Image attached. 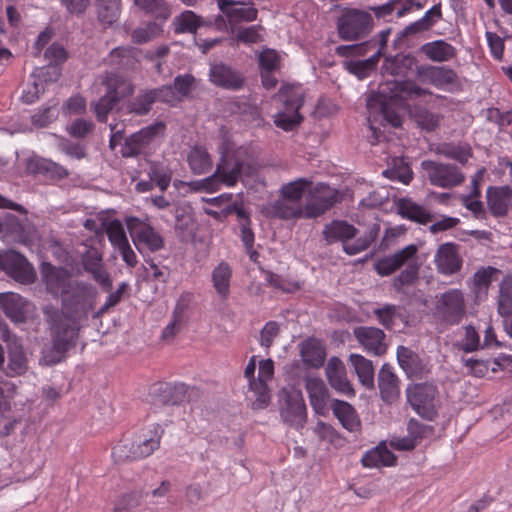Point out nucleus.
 <instances>
[{
    "label": "nucleus",
    "instance_id": "680f3d73",
    "mask_svg": "<svg viewBox=\"0 0 512 512\" xmlns=\"http://www.w3.org/2000/svg\"><path fill=\"white\" fill-rule=\"evenodd\" d=\"M195 221L193 216L185 209L178 208L175 211V231L180 238H186L193 234Z\"/></svg>",
    "mask_w": 512,
    "mask_h": 512
},
{
    "label": "nucleus",
    "instance_id": "aec40b11",
    "mask_svg": "<svg viewBox=\"0 0 512 512\" xmlns=\"http://www.w3.org/2000/svg\"><path fill=\"white\" fill-rule=\"evenodd\" d=\"M41 275L49 293L58 296L63 295L68 290V286L73 284L70 273L66 268L56 267L50 263H43Z\"/></svg>",
    "mask_w": 512,
    "mask_h": 512
},
{
    "label": "nucleus",
    "instance_id": "a878e982",
    "mask_svg": "<svg viewBox=\"0 0 512 512\" xmlns=\"http://www.w3.org/2000/svg\"><path fill=\"white\" fill-rule=\"evenodd\" d=\"M104 63L119 70L135 71L140 63V51L130 46L116 47L104 58Z\"/></svg>",
    "mask_w": 512,
    "mask_h": 512
},
{
    "label": "nucleus",
    "instance_id": "b1692460",
    "mask_svg": "<svg viewBox=\"0 0 512 512\" xmlns=\"http://www.w3.org/2000/svg\"><path fill=\"white\" fill-rule=\"evenodd\" d=\"M326 377L330 386L340 394L347 397L355 396V390L347 378L346 368L338 357H331L325 368Z\"/></svg>",
    "mask_w": 512,
    "mask_h": 512
},
{
    "label": "nucleus",
    "instance_id": "412c9836",
    "mask_svg": "<svg viewBox=\"0 0 512 512\" xmlns=\"http://www.w3.org/2000/svg\"><path fill=\"white\" fill-rule=\"evenodd\" d=\"M434 261L439 273L456 274L461 270L463 263L459 254V246L452 242L441 244L436 251Z\"/></svg>",
    "mask_w": 512,
    "mask_h": 512
},
{
    "label": "nucleus",
    "instance_id": "0e129e2a",
    "mask_svg": "<svg viewBox=\"0 0 512 512\" xmlns=\"http://www.w3.org/2000/svg\"><path fill=\"white\" fill-rule=\"evenodd\" d=\"M105 231H106V234H107V237H108L110 243L115 248L128 242V238L126 236L124 227H123L121 221L118 219L111 220L107 224Z\"/></svg>",
    "mask_w": 512,
    "mask_h": 512
},
{
    "label": "nucleus",
    "instance_id": "ddd939ff",
    "mask_svg": "<svg viewBox=\"0 0 512 512\" xmlns=\"http://www.w3.org/2000/svg\"><path fill=\"white\" fill-rule=\"evenodd\" d=\"M421 168L426 173L428 180L434 186L441 188H453L465 181L461 170L448 163H441L433 160H423Z\"/></svg>",
    "mask_w": 512,
    "mask_h": 512
},
{
    "label": "nucleus",
    "instance_id": "f8f14e48",
    "mask_svg": "<svg viewBox=\"0 0 512 512\" xmlns=\"http://www.w3.org/2000/svg\"><path fill=\"white\" fill-rule=\"evenodd\" d=\"M407 400L415 412L424 419L433 420L437 415V387L431 383H417L406 390Z\"/></svg>",
    "mask_w": 512,
    "mask_h": 512
},
{
    "label": "nucleus",
    "instance_id": "052dcab7",
    "mask_svg": "<svg viewBox=\"0 0 512 512\" xmlns=\"http://www.w3.org/2000/svg\"><path fill=\"white\" fill-rule=\"evenodd\" d=\"M119 101L116 96L105 93L97 101L91 103V110L95 113L96 119L100 123H105L109 113L115 108Z\"/></svg>",
    "mask_w": 512,
    "mask_h": 512
},
{
    "label": "nucleus",
    "instance_id": "2f4dec72",
    "mask_svg": "<svg viewBox=\"0 0 512 512\" xmlns=\"http://www.w3.org/2000/svg\"><path fill=\"white\" fill-rule=\"evenodd\" d=\"M417 59L412 54L398 53L384 59L382 73L390 76L406 77L408 73L417 67Z\"/></svg>",
    "mask_w": 512,
    "mask_h": 512
},
{
    "label": "nucleus",
    "instance_id": "49530a36",
    "mask_svg": "<svg viewBox=\"0 0 512 512\" xmlns=\"http://www.w3.org/2000/svg\"><path fill=\"white\" fill-rule=\"evenodd\" d=\"M232 269L226 262H221L212 271V282L216 292L222 299H227L230 293Z\"/></svg>",
    "mask_w": 512,
    "mask_h": 512
},
{
    "label": "nucleus",
    "instance_id": "603ef678",
    "mask_svg": "<svg viewBox=\"0 0 512 512\" xmlns=\"http://www.w3.org/2000/svg\"><path fill=\"white\" fill-rule=\"evenodd\" d=\"M187 161L194 174H204L212 168V160L206 149L194 147L188 154Z\"/></svg>",
    "mask_w": 512,
    "mask_h": 512
},
{
    "label": "nucleus",
    "instance_id": "a211bd4d",
    "mask_svg": "<svg viewBox=\"0 0 512 512\" xmlns=\"http://www.w3.org/2000/svg\"><path fill=\"white\" fill-rule=\"evenodd\" d=\"M263 214L268 218L281 220L310 219L307 214V205L297 204L279 197L263 208Z\"/></svg>",
    "mask_w": 512,
    "mask_h": 512
},
{
    "label": "nucleus",
    "instance_id": "7ed1b4c3",
    "mask_svg": "<svg viewBox=\"0 0 512 512\" xmlns=\"http://www.w3.org/2000/svg\"><path fill=\"white\" fill-rule=\"evenodd\" d=\"M163 430L157 425L153 430L136 436L134 439L121 440L112 451L115 463L139 460L150 456L159 448Z\"/></svg>",
    "mask_w": 512,
    "mask_h": 512
},
{
    "label": "nucleus",
    "instance_id": "69168bd1",
    "mask_svg": "<svg viewBox=\"0 0 512 512\" xmlns=\"http://www.w3.org/2000/svg\"><path fill=\"white\" fill-rule=\"evenodd\" d=\"M377 45V41H365L358 44L352 45H340L336 48L337 54L344 57L349 56H363L368 51L374 49Z\"/></svg>",
    "mask_w": 512,
    "mask_h": 512
},
{
    "label": "nucleus",
    "instance_id": "c756f323",
    "mask_svg": "<svg viewBox=\"0 0 512 512\" xmlns=\"http://www.w3.org/2000/svg\"><path fill=\"white\" fill-rule=\"evenodd\" d=\"M354 336L364 349L374 355L380 356L386 353L385 333L376 327H357Z\"/></svg>",
    "mask_w": 512,
    "mask_h": 512
},
{
    "label": "nucleus",
    "instance_id": "c85d7f7f",
    "mask_svg": "<svg viewBox=\"0 0 512 512\" xmlns=\"http://www.w3.org/2000/svg\"><path fill=\"white\" fill-rule=\"evenodd\" d=\"M219 9L229 18L231 23L251 22L256 20L258 10L251 2L234 0H217Z\"/></svg>",
    "mask_w": 512,
    "mask_h": 512
},
{
    "label": "nucleus",
    "instance_id": "473e14b6",
    "mask_svg": "<svg viewBox=\"0 0 512 512\" xmlns=\"http://www.w3.org/2000/svg\"><path fill=\"white\" fill-rule=\"evenodd\" d=\"M397 360L409 378H421L428 371L420 356L405 346L397 348Z\"/></svg>",
    "mask_w": 512,
    "mask_h": 512
},
{
    "label": "nucleus",
    "instance_id": "393cba45",
    "mask_svg": "<svg viewBox=\"0 0 512 512\" xmlns=\"http://www.w3.org/2000/svg\"><path fill=\"white\" fill-rule=\"evenodd\" d=\"M81 260L84 270L92 275V278L100 284L104 291H110L112 280L102 265V256L98 250L93 247L87 249Z\"/></svg>",
    "mask_w": 512,
    "mask_h": 512
},
{
    "label": "nucleus",
    "instance_id": "bb28decb",
    "mask_svg": "<svg viewBox=\"0 0 512 512\" xmlns=\"http://www.w3.org/2000/svg\"><path fill=\"white\" fill-rule=\"evenodd\" d=\"M377 382L380 397L384 402L392 404L399 399L400 380L390 364L382 365L377 375Z\"/></svg>",
    "mask_w": 512,
    "mask_h": 512
},
{
    "label": "nucleus",
    "instance_id": "bf43d9fd",
    "mask_svg": "<svg viewBox=\"0 0 512 512\" xmlns=\"http://www.w3.org/2000/svg\"><path fill=\"white\" fill-rule=\"evenodd\" d=\"M143 497L142 490L124 493L116 499L112 512H133L140 506Z\"/></svg>",
    "mask_w": 512,
    "mask_h": 512
},
{
    "label": "nucleus",
    "instance_id": "79ce46f5",
    "mask_svg": "<svg viewBox=\"0 0 512 512\" xmlns=\"http://www.w3.org/2000/svg\"><path fill=\"white\" fill-rule=\"evenodd\" d=\"M399 214L416 223L425 225L432 221L433 215L423 206L410 199H401L398 204Z\"/></svg>",
    "mask_w": 512,
    "mask_h": 512
},
{
    "label": "nucleus",
    "instance_id": "5fc2aeb1",
    "mask_svg": "<svg viewBox=\"0 0 512 512\" xmlns=\"http://www.w3.org/2000/svg\"><path fill=\"white\" fill-rule=\"evenodd\" d=\"M97 10V18L105 27L115 24L121 14V3L112 2H95Z\"/></svg>",
    "mask_w": 512,
    "mask_h": 512
},
{
    "label": "nucleus",
    "instance_id": "e433bc0d",
    "mask_svg": "<svg viewBox=\"0 0 512 512\" xmlns=\"http://www.w3.org/2000/svg\"><path fill=\"white\" fill-rule=\"evenodd\" d=\"M44 57L49 61V65L45 68L46 73L42 71V76L44 77V80H58V78L61 75V71L58 65L64 63L67 60V51L61 44L53 43L45 50Z\"/></svg>",
    "mask_w": 512,
    "mask_h": 512
},
{
    "label": "nucleus",
    "instance_id": "2eb2a0df",
    "mask_svg": "<svg viewBox=\"0 0 512 512\" xmlns=\"http://www.w3.org/2000/svg\"><path fill=\"white\" fill-rule=\"evenodd\" d=\"M2 269L15 281L21 284H31L36 273L27 259L16 251H9L0 260Z\"/></svg>",
    "mask_w": 512,
    "mask_h": 512
},
{
    "label": "nucleus",
    "instance_id": "6ab92c4d",
    "mask_svg": "<svg viewBox=\"0 0 512 512\" xmlns=\"http://www.w3.org/2000/svg\"><path fill=\"white\" fill-rule=\"evenodd\" d=\"M417 252L418 247L415 244H410L390 256L379 259L375 263V270L381 276H388L405 264H417Z\"/></svg>",
    "mask_w": 512,
    "mask_h": 512
},
{
    "label": "nucleus",
    "instance_id": "4be33fe9",
    "mask_svg": "<svg viewBox=\"0 0 512 512\" xmlns=\"http://www.w3.org/2000/svg\"><path fill=\"white\" fill-rule=\"evenodd\" d=\"M209 78L214 85L227 90H239L245 82L239 71L223 62L211 64Z\"/></svg>",
    "mask_w": 512,
    "mask_h": 512
},
{
    "label": "nucleus",
    "instance_id": "8fccbe9b",
    "mask_svg": "<svg viewBox=\"0 0 512 512\" xmlns=\"http://www.w3.org/2000/svg\"><path fill=\"white\" fill-rule=\"evenodd\" d=\"M435 153L461 164H466L472 157V149L468 144L442 143L436 147Z\"/></svg>",
    "mask_w": 512,
    "mask_h": 512
},
{
    "label": "nucleus",
    "instance_id": "0eeeda50",
    "mask_svg": "<svg viewBox=\"0 0 512 512\" xmlns=\"http://www.w3.org/2000/svg\"><path fill=\"white\" fill-rule=\"evenodd\" d=\"M465 315L466 302L462 290L451 288L435 296L434 317L441 324L458 325Z\"/></svg>",
    "mask_w": 512,
    "mask_h": 512
},
{
    "label": "nucleus",
    "instance_id": "7c9ffc66",
    "mask_svg": "<svg viewBox=\"0 0 512 512\" xmlns=\"http://www.w3.org/2000/svg\"><path fill=\"white\" fill-rule=\"evenodd\" d=\"M28 302L13 292L0 293V309L13 322L23 323L26 320Z\"/></svg>",
    "mask_w": 512,
    "mask_h": 512
},
{
    "label": "nucleus",
    "instance_id": "4d7b16f0",
    "mask_svg": "<svg viewBox=\"0 0 512 512\" xmlns=\"http://www.w3.org/2000/svg\"><path fill=\"white\" fill-rule=\"evenodd\" d=\"M498 312L501 316L512 314V276L507 275L500 283Z\"/></svg>",
    "mask_w": 512,
    "mask_h": 512
},
{
    "label": "nucleus",
    "instance_id": "20e7f679",
    "mask_svg": "<svg viewBox=\"0 0 512 512\" xmlns=\"http://www.w3.org/2000/svg\"><path fill=\"white\" fill-rule=\"evenodd\" d=\"M275 97L283 103L284 111L274 116V124L287 132L295 130L303 120L299 113L304 103L302 89L298 85H282Z\"/></svg>",
    "mask_w": 512,
    "mask_h": 512
},
{
    "label": "nucleus",
    "instance_id": "e2e57ef3",
    "mask_svg": "<svg viewBox=\"0 0 512 512\" xmlns=\"http://www.w3.org/2000/svg\"><path fill=\"white\" fill-rule=\"evenodd\" d=\"M195 77L191 74L177 75L174 78L172 87L178 102L188 97L195 85Z\"/></svg>",
    "mask_w": 512,
    "mask_h": 512
},
{
    "label": "nucleus",
    "instance_id": "dca6fc26",
    "mask_svg": "<svg viewBox=\"0 0 512 512\" xmlns=\"http://www.w3.org/2000/svg\"><path fill=\"white\" fill-rule=\"evenodd\" d=\"M3 340L7 342L8 362L5 367H0V372L8 377L23 375L28 369V360L22 345L15 337H11L7 329L3 331Z\"/></svg>",
    "mask_w": 512,
    "mask_h": 512
},
{
    "label": "nucleus",
    "instance_id": "c9c22d12",
    "mask_svg": "<svg viewBox=\"0 0 512 512\" xmlns=\"http://www.w3.org/2000/svg\"><path fill=\"white\" fill-rule=\"evenodd\" d=\"M331 409L341 425L348 431L359 433L361 431V421L354 407L346 401L333 399Z\"/></svg>",
    "mask_w": 512,
    "mask_h": 512
},
{
    "label": "nucleus",
    "instance_id": "3c124183",
    "mask_svg": "<svg viewBox=\"0 0 512 512\" xmlns=\"http://www.w3.org/2000/svg\"><path fill=\"white\" fill-rule=\"evenodd\" d=\"M172 175L173 172L168 165L159 161H149V179L158 186L161 192L168 189Z\"/></svg>",
    "mask_w": 512,
    "mask_h": 512
},
{
    "label": "nucleus",
    "instance_id": "c03bdc74",
    "mask_svg": "<svg viewBox=\"0 0 512 512\" xmlns=\"http://www.w3.org/2000/svg\"><path fill=\"white\" fill-rule=\"evenodd\" d=\"M500 273L499 269L492 266L482 267L474 273L472 290L476 298H482L487 295L489 286Z\"/></svg>",
    "mask_w": 512,
    "mask_h": 512
},
{
    "label": "nucleus",
    "instance_id": "37998d69",
    "mask_svg": "<svg viewBox=\"0 0 512 512\" xmlns=\"http://www.w3.org/2000/svg\"><path fill=\"white\" fill-rule=\"evenodd\" d=\"M349 361L354 367L360 383L368 389H374V366L372 361L360 354H351Z\"/></svg>",
    "mask_w": 512,
    "mask_h": 512
},
{
    "label": "nucleus",
    "instance_id": "58836bf2",
    "mask_svg": "<svg viewBox=\"0 0 512 512\" xmlns=\"http://www.w3.org/2000/svg\"><path fill=\"white\" fill-rule=\"evenodd\" d=\"M310 403L316 413L323 414L329 398L328 389L320 378H307L305 384Z\"/></svg>",
    "mask_w": 512,
    "mask_h": 512
},
{
    "label": "nucleus",
    "instance_id": "4468645a",
    "mask_svg": "<svg viewBox=\"0 0 512 512\" xmlns=\"http://www.w3.org/2000/svg\"><path fill=\"white\" fill-rule=\"evenodd\" d=\"M416 78L423 84L452 91L460 87L457 73L448 66L420 65L416 67Z\"/></svg>",
    "mask_w": 512,
    "mask_h": 512
},
{
    "label": "nucleus",
    "instance_id": "9d476101",
    "mask_svg": "<svg viewBox=\"0 0 512 512\" xmlns=\"http://www.w3.org/2000/svg\"><path fill=\"white\" fill-rule=\"evenodd\" d=\"M279 411L284 423L297 430L303 428L307 421V409L302 392L297 389H282Z\"/></svg>",
    "mask_w": 512,
    "mask_h": 512
},
{
    "label": "nucleus",
    "instance_id": "5701e85b",
    "mask_svg": "<svg viewBox=\"0 0 512 512\" xmlns=\"http://www.w3.org/2000/svg\"><path fill=\"white\" fill-rule=\"evenodd\" d=\"M245 162L235 156L222 155L213 175L216 176L219 187H233L242 176Z\"/></svg>",
    "mask_w": 512,
    "mask_h": 512
},
{
    "label": "nucleus",
    "instance_id": "f03ea898",
    "mask_svg": "<svg viewBox=\"0 0 512 512\" xmlns=\"http://www.w3.org/2000/svg\"><path fill=\"white\" fill-rule=\"evenodd\" d=\"M380 232L379 224H373L368 232L356 239L354 243H347L348 240L357 236L358 230L346 221L335 220L326 224L323 229V237L327 244L342 242L343 250L348 255H356L366 250L378 237Z\"/></svg>",
    "mask_w": 512,
    "mask_h": 512
},
{
    "label": "nucleus",
    "instance_id": "de8ad7c7",
    "mask_svg": "<svg viewBox=\"0 0 512 512\" xmlns=\"http://www.w3.org/2000/svg\"><path fill=\"white\" fill-rule=\"evenodd\" d=\"M381 49H378L373 55L365 60H352L345 63L346 69L358 79L367 78L377 67Z\"/></svg>",
    "mask_w": 512,
    "mask_h": 512
},
{
    "label": "nucleus",
    "instance_id": "774afa93",
    "mask_svg": "<svg viewBox=\"0 0 512 512\" xmlns=\"http://www.w3.org/2000/svg\"><path fill=\"white\" fill-rule=\"evenodd\" d=\"M419 267L417 264H408L401 273L394 278L393 287L398 291H402L404 286L411 285L418 277Z\"/></svg>",
    "mask_w": 512,
    "mask_h": 512
},
{
    "label": "nucleus",
    "instance_id": "864d4df0",
    "mask_svg": "<svg viewBox=\"0 0 512 512\" xmlns=\"http://www.w3.org/2000/svg\"><path fill=\"white\" fill-rule=\"evenodd\" d=\"M172 24L176 34L196 33L197 29L202 24V20L193 11L186 10L176 16Z\"/></svg>",
    "mask_w": 512,
    "mask_h": 512
},
{
    "label": "nucleus",
    "instance_id": "72a5a7b5",
    "mask_svg": "<svg viewBox=\"0 0 512 512\" xmlns=\"http://www.w3.org/2000/svg\"><path fill=\"white\" fill-rule=\"evenodd\" d=\"M102 85L106 88V93L116 96V99H121L132 96L135 91V86L132 81L116 72H107L103 76Z\"/></svg>",
    "mask_w": 512,
    "mask_h": 512
},
{
    "label": "nucleus",
    "instance_id": "423d86ee",
    "mask_svg": "<svg viewBox=\"0 0 512 512\" xmlns=\"http://www.w3.org/2000/svg\"><path fill=\"white\" fill-rule=\"evenodd\" d=\"M337 32L345 41H357L367 37L373 28V18L368 11L344 8L338 17Z\"/></svg>",
    "mask_w": 512,
    "mask_h": 512
},
{
    "label": "nucleus",
    "instance_id": "09e8293b",
    "mask_svg": "<svg viewBox=\"0 0 512 512\" xmlns=\"http://www.w3.org/2000/svg\"><path fill=\"white\" fill-rule=\"evenodd\" d=\"M411 116L417 127L428 133L438 129L442 120L441 114L432 112L425 107H416Z\"/></svg>",
    "mask_w": 512,
    "mask_h": 512
},
{
    "label": "nucleus",
    "instance_id": "9b49d317",
    "mask_svg": "<svg viewBox=\"0 0 512 512\" xmlns=\"http://www.w3.org/2000/svg\"><path fill=\"white\" fill-rule=\"evenodd\" d=\"M126 225L136 249L141 254L157 252L164 248L163 236L150 224L136 217H128Z\"/></svg>",
    "mask_w": 512,
    "mask_h": 512
},
{
    "label": "nucleus",
    "instance_id": "f704fd0d",
    "mask_svg": "<svg viewBox=\"0 0 512 512\" xmlns=\"http://www.w3.org/2000/svg\"><path fill=\"white\" fill-rule=\"evenodd\" d=\"M511 198L512 189L509 186H490L487 189V205L495 217H504L508 213Z\"/></svg>",
    "mask_w": 512,
    "mask_h": 512
},
{
    "label": "nucleus",
    "instance_id": "ea45409f",
    "mask_svg": "<svg viewBox=\"0 0 512 512\" xmlns=\"http://www.w3.org/2000/svg\"><path fill=\"white\" fill-rule=\"evenodd\" d=\"M420 51L433 62L449 61L456 56V49L444 40L425 43Z\"/></svg>",
    "mask_w": 512,
    "mask_h": 512
},
{
    "label": "nucleus",
    "instance_id": "13d9d810",
    "mask_svg": "<svg viewBox=\"0 0 512 512\" xmlns=\"http://www.w3.org/2000/svg\"><path fill=\"white\" fill-rule=\"evenodd\" d=\"M311 184V181L300 178L296 181L285 184L281 187L280 197L297 204L302 203L304 190Z\"/></svg>",
    "mask_w": 512,
    "mask_h": 512
},
{
    "label": "nucleus",
    "instance_id": "4c0bfd02",
    "mask_svg": "<svg viewBox=\"0 0 512 512\" xmlns=\"http://www.w3.org/2000/svg\"><path fill=\"white\" fill-rule=\"evenodd\" d=\"M300 355L307 366L319 368L324 364L326 350L320 340L309 338L301 343Z\"/></svg>",
    "mask_w": 512,
    "mask_h": 512
},
{
    "label": "nucleus",
    "instance_id": "1a4fd4ad",
    "mask_svg": "<svg viewBox=\"0 0 512 512\" xmlns=\"http://www.w3.org/2000/svg\"><path fill=\"white\" fill-rule=\"evenodd\" d=\"M76 320L64 314L53 319L52 348L57 353V358L53 360L54 363L60 362L65 353L76 345L80 330Z\"/></svg>",
    "mask_w": 512,
    "mask_h": 512
},
{
    "label": "nucleus",
    "instance_id": "6e6552de",
    "mask_svg": "<svg viewBox=\"0 0 512 512\" xmlns=\"http://www.w3.org/2000/svg\"><path fill=\"white\" fill-rule=\"evenodd\" d=\"M166 125L163 121L150 124L141 128L139 131L132 133L124 139L121 146L120 154L123 158H136L150 156L148 149L158 138L165 135Z\"/></svg>",
    "mask_w": 512,
    "mask_h": 512
},
{
    "label": "nucleus",
    "instance_id": "a18cd8bd",
    "mask_svg": "<svg viewBox=\"0 0 512 512\" xmlns=\"http://www.w3.org/2000/svg\"><path fill=\"white\" fill-rule=\"evenodd\" d=\"M361 463L369 468L393 466L396 463V456L386 446H377L364 454Z\"/></svg>",
    "mask_w": 512,
    "mask_h": 512
},
{
    "label": "nucleus",
    "instance_id": "6e6d98bb",
    "mask_svg": "<svg viewBox=\"0 0 512 512\" xmlns=\"http://www.w3.org/2000/svg\"><path fill=\"white\" fill-rule=\"evenodd\" d=\"M134 4L155 18L167 19L171 14V9L165 0H133Z\"/></svg>",
    "mask_w": 512,
    "mask_h": 512
},
{
    "label": "nucleus",
    "instance_id": "f3484780",
    "mask_svg": "<svg viewBox=\"0 0 512 512\" xmlns=\"http://www.w3.org/2000/svg\"><path fill=\"white\" fill-rule=\"evenodd\" d=\"M341 199L338 190L326 184H317L311 194L310 201L306 203L307 216L310 219L317 218L340 202Z\"/></svg>",
    "mask_w": 512,
    "mask_h": 512
},
{
    "label": "nucleus",
    "instance_id": "cd10ccee",
    "mask_svg": "<svg viewBox=\"0 0 512 512\" xmlns=\"http://www.w3.org/2000/svg\"><path fill=\"white\" fill-rule=\"evenodd\" d=\"M27 170L34 175H41L50 181H60L67 178L68 169L43 157H32L27 161Z\"/></svg>",
    "mask_w": 512,
    "mask_h": 512
},
{
    "label": "nucleus",
    "instance_id": "a19ab883",
    "mask_svg": "<svg viewBox=\"0 0 512 512\" xmlns=\"http://www.w3.org/2000/svg\"><path fill=\"white\" fill-rule=\"evenodd\" d=\"M154 104L153 97L149 89L140 90L138 95L128 100L122 106L126 114L134 116H145L152 110Z\"/></svg>",
    "mask_w": 512,
    "mask_h": 512
},
{
    "label": "nucleus",
    "instance_id": "39448f33",
    "mask_svg": "<svg viewBox=\"0 0 512 512\" xmlns=\"http://www.w3.org/2000/svg\"><path fill=\"white\" fill-rule=\"evenodd\" d=\"M98 292L90 283L74 281L62 297V305L65 314L74 319L87 318L94 309Z\"/></svg>",
    "mask_w": 512,
    "mask_h": 512
},
{
    "label": "nucleus",
    "instance_id": "f257e3e1",
    "mask_svg": "<svg viewBox=\"0 0 512 512\" xmlns=\"http://www.w3.org/2000/svg\"><path fill=\"white\" fill-rule=\"evenodd\" d=\"M430 95L429 89L422 88L414 80H386L380 83L377 92L369 94L366 106L371 113L379 112L387 123L397 128L401 126L402 119L393 106Z\"/></svg>",
    "mask_w": 512,
    "mask_h": 512
},
{
    "label": "nucleus",
    "instance_id": "338daca9",
    "mask_svg": "<svg viewBox=\"0 0 512 512\" xmlns=\"http://www.w3.org/2000/svg\"><path fill=\"white\" fill-rule=\"evenodd\" d=\"M159 387L160 389H164L160 390V392L168 393L169 405H178L186 399L188 388L184 384L172 385L170 383H162ZM157 391H159V389Z\"/></svg>",
    "mask_w": 512,
    "mask_h": 512
}]
</instances>
